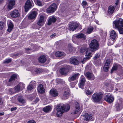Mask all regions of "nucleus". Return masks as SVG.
<instances>
[{
	"instance_id": "69168bd1",
	"label": "nucleus",
	"mask_w": 123,
	"mask_h": 123,
	"mask_svg": "<svg viewBox=\"0 0 123 123\" xmlns=\"http://www.w3.org/2000/svg\"><path fill=\"white\" fill-rule=\"evenodd\" d=\"M87 0L91 2H95L96 0Z\"/></svg>"
},
{
	"instance_id": "338daca9",
	"label": "nucleus",
	"mask_w": 123,
	"mask_h": 123,
	"mask_svg": "<svg viewBox=\"0 0 123 123\" xmlns=\"http://www.w3.org/2000/svg\"><path fill=\"white\" fill-rule=\"evenodd\" d=\"M105 85L107 87L109 86V84L108 82H106L105 83Z\"/></svg>"
},
{
	"instance_id": "58836bf2",
	"label": "nucleus",
	"mask_w": 123,
	"mask_h": 123,
	"mask_svg": "<svg viewBox=\"0 0 123 123\" xmlns=\"http://www.w3.org/2000/svg\"><path fill=\"white\" fill-rule=\"evenodd\" d=\"M119 66V65L117 64H116L114 65L112 68L111 71V73H112L114 71L116 70L117 69L118 67Z\"/></svg>"
},
{
	"instance_id": "a19ab883",
	"label": "nucleus",
	"mask_w": 123,
	"mask_h": 123,
	"mask_svg": "<svg viewBox=\"0 0 123 123\" xmlns=\"http://www.w3.org/2000/svg\"><path fill=\"white\" fill-rule=\"evenodd\" d=\"M43 71V69L40 68H36L34 70V71L36 73H40L42 72Z\"/></svg>"
},
{
	"instance_id": "423d86ee",
	"label": "nucleus",
	"mask_w": 123,
	"mask_h": 123,
	"mask_svg": "<svg viewBox=\"0 0 123 123\" xmlns=\"http://www.w3.org/2000/svg\"><path fill=\"white\" fill-rule=\"evenodd\" d=\"M76 39L85 40L86 39V36L83 34L78 33L77 35H74L72 37V40L74 41L76 40Z\"/></svg>"
},
{
	"instance_id": "603ef678",
	"label": "nucleus",
	"mask_w": 123,
	"mask_h": 123,
	"mask_svg": "<svg viewBox=\"0 0 123 123\" xmlns=\"http://www.w3.org/2000/svg\"><path fill=\"white\" fill-rule=\"evenodd\" d=\"M36 84V81H32L30 83V84L34 87Z\"/></svg>"
},
{
	"instance_id": "72a5a7b5",
	"label": "nucleus",
	"mask_w": 123,
	"mask_h": 123,
	"mask_svg": "<svg viewBox=\"0 0 123 123\" xmlns=\"http://www.w3.org/2000/svg\"><path fill=\"white\" fill-rule=\"evenodd\" d=\"M52 108L51 107L49 106H48L45 107L43 108V111L46 113H48L50 111Z\"/></svg>"
},
{
	"instance_id": "f257e3e1",
	"label": "nucleus",
	"mask_w": 123,
	"mask_h": 123,
	"mask_svg": "<svg viewBox=\"0 0 123 123\" xmlns=\"http://www.w3.org/2000/svg\"><path fill=\"white\" fill-rule=\"evenodd\" d=\"M70 108V106L68 104L65 105L62 104H61L57 105V116L60 117L65 111H68Z\"/></svg>"
},
{
	"instance_id": "79ce46f5",
	"label": "nucleus",
	"mask_w": 123,
	"mask_h": 123,
	"mask_svg": "<svg viewBox=\"0 0 123 123\" xmlns=\"http://www.w3.org/2000/svg\"><path fill=\"white\" fill-rule=\"evenodd\" d=\"M21 90L23 89L24 88L25 85L23 83H20L18 85Z\"/></svg>"
},
{
	"instance_id": "e433bc0d",
	"label": "nucleus",
	"mask_w": 123,
	"mask_h": 123,
	"mask_svg": "<svg viewBox=\"0 0 123 123\" xmlns=\"http://www.w3.org/2000/svg\"><path fill=\"white\" fill-rule=\"evenodd\" d=\"M93 28L92 26H90L87 29L86 33L87 34H89L91 33L93 31Z\"/></svg>"
},
{
	"instance_id": "bb28decb",
	"label": "nucleus",
	"mask_w": 123,
	"mask_h": 123,
	"mask_svg": "<svg viewBox=\"0 0 123 123\" xmlns=\"http://www.w3.org/2000/svg\"><path fill=\"white\" fill-rule=\"evenodd\" d=\"M17 78V76L16 74H13L12 75L8 82V83L10 84L12 83V82L16 79Z\"/></svg>"
},
{
	"instance_id": "9d476101",
	"label": "nucleus",
	"mask_w": 123,
	"mask_h": 123,
	"mask_svg": "<svg viewBox=\"0 0 123 123\" xmlns=\"http://www.w3.org/2000/svg\"><path fill=\"white\" fill-rule=\"evenodd\" d=\"M10 15L13 18L18 17L20 16V13L18 10L16 9L11 11L10 13Z\"/></svg>"
},
{
	"instance_id": "7ed1b4c3",
	"label": "nucleus",
	"mask_w": 123,
	"mask_h": 123,
	"mask_svg": "<svg viewBox=\"0 0 123 123\" xmlns=\"http://www.w3.org/2000/svg\"><path fill=\"white\" fill-rule=\"evenodd\" d=\"M92 101L94 102L99 103L102 98V94L100 93H94L92 96Z\"/></svg>"
},
{
	"instance_id": "a211bd4d",
	"label": "nucleus",
	"mask_w": 123,
	"mask_h": 123,
	"mask_svg": "<svg viewBox=\"0 0 123 123\" xmlns=\"http://www.w3.org/2000/svg\"><path fill=\"white\" fill-rule=\"evenodd\" d=\"M15 4L14 0H10L9 1L7 6V8L9 10L12 9L14 6Z\"/></svg>"
},
{
	"instance_id": "5fc2aeb1",
	"label": "nucleus",
	"mask_w": 123,
	"mask_h": 123,
	"mask_svg": "<svg viewBox=\"0 0 123 123\" xmlns=\"http://www.w3.org/2000/svg\"><path fill=\"white\" fill-rule=\"evenodd\" d=\"M87 86L88 88V89H89V90H91L92 88V85L90 83H88L87 84Z\"/></svg>"
},
{
	"instance_id": "4d7b16f0",
	"label": "nucleus",
	"mask_w": 123,
	"mask_h": 123,
	"mask_svg": "<svg viewBox=\"0 0 123 123\" xmlns=\"http://www.w3.org/2000/svg\"><path fill=\"white\" fill-rule=\"evenodd\" d=\"M9 92L10 93H14L15 92L14 90L13 89L11 88L9 90Z\"/></svg>"
},
{
	"instance_id": "412c9836",
	"label": "nucleus",
	"mask_w": 123,
	"mask_h": 123,
	"mask_svg": "<svg viewBox=\"0 0 123 123\" xmlns=\"http://www.w3.org/2000/svg\"><path fill=\"white\" fill-rule=\"evenodd\" d=\"M38 92L40 93L43 94L45 92V89L43 86L42 84L39 85L37 88Z\"/></svg>"
},
{
	"instance_id": "9b49d317",
	"label": "nucleus",
	"mask_w": 123,
	"mask_h": 123,
	"mask_svg": "<svg viewBox=\"0 0 123 123\" xmlns=\"http://www.w3.org/2000/svg\"><path fill=\"white\" fill-rule=\"evenodd\" d=\"M69 67L66 66L65 67L61 68L60 70V72L61 74L66 75L69 71Z\"/></svg>"
},
{
	"instance_id": "4c0bfd02",
	"label": "nucleus",
	"mask_w": 123,
	"mask_h": 123,
	"mask_svg": "<svg viewBox=\"0 0 123 123\" xmlns=\"http://www.w3.org/2000/svg\"><path fill=\"white\" fill-rule=\"evenodd\" d=\"M68 48L69 51L70 52L74 51L75 49V48L73 47L72 46L71 44H68Z\"/></svg>"
},
{
	"instance_id": "b1692460",
	"label": "nucleus",
	"mask_w": 123,
	"mask_h": 123,
	"mask_svg": "<svg viewBox=\"0 0 123 123\" xmlns=\"http://www.w3.org/2000/svg\"><path fill=\"white\" fill-rule=\"evenodd\" d=\"M14 26V25L12 22L10 21H9L8 23V29L7 30V31L10 32L12 30Z\"/></svg>"
},
{
	"instance_id": "6e6d98bb",
	"label": "nucleus",
	"mask_w": 123,
	"mask_h": 123,
	"mask_svg": "<svg viewBox=\"0 0 123 123\" xmlns=\"http://www.w3.org/2000/svg\"><path fill=\"white\" fill-rule=\"evenodd\" d=\"M99 57V55H98V54H96L95 56L93 57V59L94 60H96Z\"/></svg>"
},
{
	"instance_id": "dca6fc26",
	"label": "nucleus",
	"mask_w": 123,
	"mask_h": 123,
	"mask_svg": "<svg viewBox=\"0 0 123 123\" xmlns=\"http://www.w3.org/2000/svg\"><path fill=\"white\" fill-rule=\"evenodd\" d=\"M37 14L36 11H32L30 13L28 16V18L29 19H35Z\"/></svg>"
},
{
	"instance_id": "09e8293b",
	"label": "nucleus",
	"mask_w": 123,
	"mask_h": 123,
	"mask_svg": "<svg viewBox=\"0 0 123 123\" xmlns=\"http://www.w3.org/2000/svg\"><path fill=\"white\" fill-rule=\"evenodd\" d=\"M121 34H123V26L118 28L117 29Z\"/></svg>"
},
{
	"instance_id": "cd10ccee",
	"label": "nucleus",
	"mask_w": 123,
	"mask_h": 123,
	"mask_svg": "<svg viewBox=\"0 0 123 123\" xmlns=\"http://www.w3.org/2000/svg\"><path fill=\"white\" fill-rule=\"evenodd\" d=\"M69 93L68 91H65L61 96L62 98L63 99H66L69 97Z\"/></svg>"
},
{
	"instance_id": "f704fd0d",
	"label": "nucleus",
	"mask_w": 123,
	"mask_h": 123,
	"mask_svg": "<svg viewBox=\"0 0 123 123\" xmlns=\"http://www.w3.org/2000/svg\"><path fill=\"white\" fill-rule=\"evenodd\" d=\"M18 102L22 104H24L25 103V100L23 98V97L21 96H18Z\"/></svg>"
},
{
	"instance_id": "c85d7f7f",
	"label": "nucleus",
	"mask_w": 123,
	"mask_h": 123,
	"mask_svg": "<svg viewBox=\"0 0 123 123\" xmlns=\"http://www.w3.org/2000/svg\"><path fill=\"white\" fill-rule=\"evenodd\" d=\"M86 82L85 78L84 77L82 78L80 80L79 86L82 89H83V87Z\"/></svg>"
},
{
	"instance_id": "f8f14e48",
	"label": "nucleus",
	"mask_w": 123,
	"mask_h": 123,
	"mask_svg": "<svg viewBox=\"0 0 123 123\" xmlns=\"http://www.w3.org/2000/svg\"><path fill=\"white\" fill-rule=\"evenodd\" d=\"M32 7V4L30 0H27L26 2L25 6V12H27Z\"/></svg>"
},
{
	"instance_id": "393cba45",
	"label": "nucleus",
	"mask_w": 123,
	"mask_h": 123,
	"mask_svg": "<svg viewBox=\"0 0 123 123\" xmlns=\"http://www.w3.org/2000/svg\"><path fill=\"white\" fill-rule=\"evenodd\" d=\"M117 34L116 32L114 30H112L111 32V39L114 40L116 38Z\"/></svg>"
},
{
	"instance_id": "c03bdc74",
	"label": "nucleus",
	"mask_w": 123,
	"mask_h": 123,
	"mask_svg": "<svg viewBox=\"0 0 123 123\" xmlns=\"http://www.w3.org/2000/svg\"><path fill=\"white\" fill-rule=\"evenodd\" d=\"M36 94L35 95H29L28 96V98L31 101L32 100L36 97Z\"/></svg>"
},
{
	"instance_id": "0eeeda50",
	"label": "nucleus",
	"mask_w": 123,
	"mask_h": 123,
	"mask_svg": "<svg viewBox=\"0 0 123 123\" xmlns=\"http://www.w3.org/2000/svg\"><path fill=\"white\" fill-rule=\"evenodd\" d=\"M78 27V25L76 22H72L69 24V30L72 31H74L76 30Z\"/></svg>"
},
{
	"instance_id": "e2e57ef3",
	"label": "nucleus",
	"mask_w": 123,
	"mask_h": 123,
	"mask_svg": "<svg viewBox=\"0 0 123 123\" xmlns=\"http://www.w3.org/2000/svg\"><path fill=\"white\" fill-rule=\"evenodd\" d=\"M37 25L36 24H34L33 25V27L35 29L37 28Z\"/></svg>"
},
{
	"instance_id": "20e7f679",
	"label": "nucleus",
	"mask_w": 123,
	"mask_h": 123,
	"mask_svg": "<svg viewBox=\"0 0 123 123\" xmlns=\"http://www.w3.org/2000/svg\"><path fill=\"white\" fill-rule=\"evenodd\" d=\"M113 26H115V28H118L123 26V20L121 19L116 20L113 22Z\"/></svg>"
},
{
	"instance_id": "2f4dec72",
	"label": "nucleus",
	"mask_w": 123,
	"mask_h": 123,
	"mask_svg": "<svg viewBox=\"0 0 123 123\" xmlns=\"http://www.w3.org/2000/svg\"><path fill=\"white\" fill-rule=\"evenodd\" d=\"M84 116V118L86 121H89L92 118V116L89 115L87 113H86Z\"/></svg>"
},
{
	"instance_id": "6ab92c4d",
	"label": "nucleus",
	"mask_w": 123,
	"mask_h": 123,
	"mask_svg": "<svg viewBox=\"0 0 123 123\" xmlns=\"http://www.w3.org/2000/svg\"><path fill=\"white\" fill-rule=\"evenodd\" d=\"M56 20V18L54 16H52L49 17L48 21V25H50L52 23H54Z\"/></svg>"
},
{
	"instance_id": "3c124183",
	"label": "nucleus",
	"mask_w": 123,
	"mask_h": 123,
	"mask_svg": "<svg viewBox=\"0 0 123 123\" xmlns=\"http://www.w3.org/2000/svg\"><path fill=\"white\" fill-rule=\"evenodd\" d=\"M4 23L0 21V30H2L4 27L3 24Z\"/></svg>"
},
{
	"instance_id": "052dcab7",
	"label": "nucleus",
	"mask_w": 123,
	"mask_h": 123,
	"mask_svg": "<svg viewBox=\"0 0 123 123\" xmlns=\"http://www.w3.org/2000/svg\"><path fill=\"white\" fill-rule=\"evenodd\" d=\"M17 109V108L16 107H15L14 108H12L11 109V111H15Z\"/></svg>"
},
{
	"instance_id": "4468645a",
	"label": "nucleus",
	"mask_w": 123,
	"mask_h": 123,
	"mask_svg": "<svg viewBox=\"0 0 123 123\" xmlns=\"http://www.w3.org/2000/svg\"><path fill=\"white\" fill-rule=\"evenodd\" d=\"M104 99L107 102L111 103L113 101L114 98L111 95H106L105 96Z\"/></svg>"
},
{
	"instance_id": "de8ad7c7",
	"label": "nucleus",
	"mask_w": 123,
	"mask_h": 123,
	"mask_svg": "<svg viewBox=\"0 0 123 123\" xmlns=\"http://www.w3.org/2000/svg\"><path fill=\"white\" fill-rule=\"evenodd\" d=\"M14 90L15 92H19L21 89L19 87L18 85L14 88Z\"/></svg>"
},
{
	"instance_id": "c756f323",
	"label": "nucleus",
	"mask_w": 123,
	"mask_h": 123,
	"mask_svg": "<svg viewBox=\"0 0 123 123\" xmlns=\"http://www.w3.org/2000/svg\"><path fill=\"white\" fill-rule=\"evenodd\" d=\"M39 62L41 63H44L46 60V57L44 55H42L39 58Z\"/></svg>"
},
{
	"instance_id": "a18cd8bd",
	"label": "nucleus",
	"mask_w": 123,
	"mask_h": 123,
	"mask_svg": "<svg viewBox=\"0 0 123 123\" xmlns=\"http://www.w3.org/2000/svg\"><path fill=\"white\" fill-rule=\"evenodd\" d=\"M34 86H32L31 85H29L27 87V89L28 91V92H29L31 91L33 89L34 87Z\"/></svg>"
},
{
	"instance_id": "49530a36",
	"label": "nucleus",
	"mask_w": 123,
	"mask_h": 123,
	"mask_svg": "<svg viewBox=\"0 0 123 123\" xmlns=\"http://www.w3.org/2000/svg\"><path fill=\"white\" fill-rule=\"evenodd\" d=\"M86 50V47L85 46H84L81 48L80 49V53H83L85 52Z\"/></svg>"
},
{
	"instance_id": "864d4df0",
	"label": "nucleus",
	"mask_w": 123,
	"mask_h": 123,
	"mask_svg": "<svg viewBox=\"0 0 123 123\" xmlns=\"http://www.w3.org/2000/svg\"><path fill=\"white\" fill-rule=\"evenodd\" d=\"M39 100V98H37L33 101V103L34 104H36Z\"/></svg>"
},
{
	"instance_id": "13d9d810",
	"label": "nucleus",
	"mask_w": 123,
	"mask_h": 123,
	"mask_svg": "<svg viewBox=\"0 0 123 123\" xmlns=\"http://www.w3.org/2000/svg\"><path fill=\"white\" fill-rule=\"evenodd\" d=\"M28 123H36L35 121L33 120L28 121Z\"/></svg>"
},
{
	"instance_id": "5701e85b",
	"label": "nucleus",
	"mask_w": 123,
	"mask_h": 123,
	"mask_svg": "<svg viewBox=\"0 0 123 123\" xmlns=\"http://www.w3.org/2000/svg\"><path fill=\"white\" fill-rule=\"evenodd\" d=\"M85 75L90 80H93L94 79L93 74L91 73L87 72L85 74Z\"/></svg>"
},
{
	"instance_id": "1a4fd4ad",
	"label": "nucleus",
	"mask_w": 123,
	"mask_h": 123,
	"mask_svg": "<svg viewBox=\"0 0 123 123\" xmlns=\"http://www.w3.org/2000/svg\"><path fill=\"white\" fill-rule=\"evenodd\" d=\"M80 75V74L77 73H75L73 74V75L68 78V80L71 82L74 81L78 79Z\"/></svg>"
},
{
	"instance_id": "ea45409f",
	"label": "nucleus",
	"mask_w": 123,
	"mask_h": 123,
	"mask_svg": "<svg viewBox=\"0 0 123 123\" xmlns=\"http://www.w3.org/2000/svg\"><path fill=\"white\" fill-rule=\"evenodd\" d=\"M117 111H119L122 109V107L119 103H117L116 104L115 106Z\"/></svg>"
},
{
	"instance_id": "39448f33",
	"label": "nucleus",
	"mask_w": 123,
	"mask_h": 123,
	"mask_svg": "<svg viewBox=\"0 0 123 123\" xmlns=\"http://www.w3.org/2000/svg\"><path fill=\"white\" fill-rule=\"evenodd\" d=\"M80 107L79 103L76 102L75 103V105L71 114L73 115L77 114L80 111Z\"/></svg>"
},
{
	"instance_id": "bf43d9fd",
	"label": "nucleus",
	"mask_w": 123,
	"mask_h": 123,
	"mask_svg": "<svg viewBox=\"0 0 123 123\" xmlns=\"http://www.w3.org/2000/svg\"><path fill=\"white\" fill-rule=\"evenodd\" d=\"M87 4V2L85 1H83L82 2V4L84 6L86 5Z\"/></svg>"
},
{
	"instance_id": "8fccbe9b",
	"label": "nucleus",
	"mask_w": 123,
	"mask_h": 123,
	"mask_svg": "<svg viewBox=\"0 0 123 123\" xmlns=\"http://www.w3.org/2000/svg\"><path fill=\"white\" fill-rule=\"evenodd\" d=\"M12 61V59H6L5 60L4 62V63H8L11 62Z\"/></svg>"
},
{
	"instance_id": "7c9ffc66",
	"label": "nucleus",
	"mask_w": 123,
	"mask_h": 123,
	"mask_svg": "<svg viewBox=\"0 0 123 123\" xmlns=\"http://www.w3.org/2000/svg\"><path fill=\"white\" fill-rule=\"evenodd\" d=\"M92 54L91 53V52L89 50V49L88 48L87 49V50L86 52L85 55L87 56L86 58L87 59H89V58L92 56Z\"/></svg>"
},
{
	"instance_id": "aec40b11",
	"label": "nucleus",
	"mask_w": 123,
	"mask_h": 123,
	"mask_svg": "<svg viewBox=\"0 0 123 123\" xmlns=\"http://www.w3.org/2000/svg\"><path fill=\"white\" fill-rule=\"evenodd\" d=\"M115 7V6H113L112 5L110 6L108 8L107 14L109 15L112 14L114 12Z\"/></svg>"
},
{
	"instance_id": "37998d69",
	"label": "nucleus",
	"mask_w": 123,
	"mask_h": 123,
	"mask_svg": "<svg viewBox=\"0 0 123 123\" xmlns=\"http://www.w3.org/2000/svg\"><path fill=\"white\" fill-rule=\"evenodd\" d=\"M86 90L85 91V92L87 95H91L93 93V92L92 91H90L89 89H87L86 88Z\"/></svg>"
},
{
	"instance_id": "6e6552de",
	"label": "nucleus",
	"mask_w": 123,
	"mask_h": 123,
	"mask_svg": "<svg viewBox=\"0 0 123 123\" xmlns=\"http://www.w3.org/2000/svg\"><path fill=\"white\" fill-rule=\"evenodd\" d=\"M57 6L56 4L53 3L47 9V12L49 13L54 12L56 10Z\"/></svg>"
},
{
	"instance_id": "c9c22d12",
	"label": "nucleus",
	"mask_w": 123,
	"mask_h": 123,
	"mask_svg": "<svg viewBox=\"0 0 123 123\" xmlns=\"http://www.w3.org/2000/svg\"><path fill=\"white\" fill-rule=\"evenodd\" d=\"M55 55L57 57H63L65 55V53L63 52L58 51L56 53Z\"/></svg>"
},
{
	"instance_id": "f03ea898",
	"label": "nucleus",
	"mask_w": 123,
	"mask_h": 123,
	"mask_svg": "<svg viewBox=\"0 0 123 123\" xmlns=\"http://www.w3.org/2000/svg\"><path fill=\"white\" fill-rule=\"evenodd\" d=\"M89 47L91 51L93 52L98 50L99 48L98 42L95 39L92 40L89 44Z\"/></svg>"
},
{
	"instance_id": "2eb2a0df",
	"label": "nucleus",
	"mask_w": 123,
	"mask_h": 123,
	"mask_svg": "<svg viewBox=\"0 0 123 123\" xmlns=\"http://www.w3.org/2000/svg\"><path fill=\"white\" fill-rule=\"evenodd\" d=\"M110 61L109 59H107L103 67V69L104 71L108 72L109 70V66L110 63Z\"/></svg>"
},
{
	"instance_id": "680f3d73",
	"label": "nucleus",
	"mask_w": 123,
	"mask_h": 123,
	"mask_svg": "<svg viewBox=\"0 0 123 123\" xmlns=\"http://www.w3.org/2000/svg\"><path fill=\"white\" fill-rule=\"evenodd\" d=\"M116 3H115V6H116L118 4V3L119 2V0H115Z\"/></svg>"
},
{
	"instance_id": "4be33fe9",
	"label": "nucleus",
	"mask_w": 123,
	"mask_h": 123,
	"mask_svg": "<svg viewBox=\"0 0 123 123\" xmlns=\"http://www.w3.org/2000/svg\"><path fill=\"white\" fill-rule=\"evenodd\" d=\"M69 62L70 63L74 65H77L79 63V62L77 59L74 57L70 58Z\"/></svg>"
},
{
	"instance_id": "ddd939ff",
	"label": "nucleus",
	"mask_w": 123,
	"mask_h": 123,
	"mask_svg": "<svg viewBox=\"0 0 123 123\" xmlns=\"http://www.w3.org/2000/svg\"><path fill=\"white\" fill-rule=\"evenodd\" d=\"M44 18V16L41 15L37 22V24L39 26H43L45 23Z\"/></svg>"
},
{
	"instance_id": "f3484780",
	"label": "nucleus",
	"mask_w": 123,
	"mask_h": 123,
	"mask_svg": "<svg viewBox=\"0 0 123 123\" xmlns=\"http://www.w3.org/2000/svg\"><path fill=\"white\" fill-rule=\"evenodd\" d=\"M31 47L30 48H27L25 49V53H30L34 51V49L35 48V46L33 44H31Z\"/></svg>"
},
{
	"instance_id": "774afa93",
	"label": "nucleus",
	"mask_w": 123,
	"mask_h": 123,
	"mask_svg": "<svg viewBox=\"0 0 123 123\" xmlns=\"http://www.w3.org/2000/svg\"><path fill=\"white\" fill-rule=\"evenodd\" d=\"M3 103V102L2 99L0 98V105L1 104Z\"/></svg>"
},
{
	"instance_id": "0e129e2a",
	"label": "nucleus",
	"mask_w": 123,
	"mask_h": 123,
	"mask_svg": "<svg viewBox=\"0 0 123 123\" xmlns=\"http://www.w3.org/2000/svg\"><path fill=\"white\" fill-rule=\"evenodd\" d=\"M56 35L55 33H54L51 35V37L52 38L54 37Z\"/></svg>"
},
{
	"instance_id": "473e14b6",
	"label": "nucleus",
	"mask_w": 123,
	"mask_h": 123,
	"mask_svg": "<svg viewBox=\"0 0 123 123\" xmlns=\"http://www.w3.org/2000/svg\"><path fill=\"white\" fill-rule=\"evenodd\" d=\"M35 4L37 5L42 6H43L44 4V3L43 1L40 0H34Z\"/></svg>"
},
{
	"instance_id": "a878e982",
	"label": "nucleus",
	"mask_w": 123,
	"mask_h": 123,
	"mask_svg": "<svg viewBox=\"0 0 123 123\" xmlns=\"http://www.w3.org/2000/svg\"><path fill=\"white\" fill-rule=\"evenodd\" d=\"M50 93L52 96L55 97L58 95V92L55 90L52 89L50 91Z\"/></svg>"
}]
</instances>
